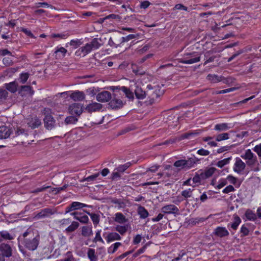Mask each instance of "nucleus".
<instances>
[{"label": "nucleus", "mask_w": 261, "mask_h": 261, "mask_svg": "<svg viewBox=\"0 0 261 261\" xmlns=\"http://www.w3.org/2000/svg\"><path fill=\"white\" fill-rule=\"evenodd\" d=\"M40 240L39 234L34 235L31 229H28L22 236H19L18 238V242H21V244H18L19 250L23 254L26 253V251L23 246L30 251H34L37 249Z\"/></svg>", "instance_id": "f257e3e1"}, {"label": "nucleus", "mask_w": 261, "mask_h": 261, "mask_svg": "<svg viewBox=\"0 0 261 261\" xmlns=\"http://www.w3.org/2000/svg\"><path fill=\"white\" fill-rule=\"evenodd\" d=\"M164 90H161L159 85L152 86L151 85L147 86L146 97L150 99V100H156L161 95H163Z\"/></svg>", "instance_id": "f03ea898"}, {"label": "nucleus", "mask_w": 261, "mask_h": 261, "mask_svg": "<svg viewBox=\"0 0 261 261\" xmlns=\"http://www.w3.org/2000/svg\"><path fill=\"white\" fill-rule=\"evenodd\" d=\"M43 113L45 115L43 119L44 126L46 129L51 130L54 128L56 125V121L50 114L51 110L49 108H44Z\"/></svg>", "instance_id": "7ed1b4c3"}, {"label": "nucleus", "mask_w": 261, "mask_h": 261, "mask_svg": "<svg viewBox=\"0 0 261 261\" xmlns=\"http://www.w3.org/2000/svg\"><path fill=\"white\" fill-rule=\"evenodd\" d=\"M200 60V56L196 52L186 53L184 58L180 59L179 62L183 64H192L197 63Z\"/></svg>", "instance_id": "20e7f679"}, {"label": "nucleus", "mask_w": 261, "mask_h": 261, "mask_svg": "<svg viewBox=\"0 0 261 261\" xmlns=\"http://www.w3.org/2000/svg\"><path fill=\"white\" fill-rule=\"evenodd\" d=\"M241 156L246 160V164L249 166L255 165L257 162L256 155L249 149L246 150L245 153L242 154Z\"/></svg>", "instance_id": "39448f33"}, {"label": "nucleus", "mask_w": 261, "mask_h": 261, "mask_svg": "<svg viewBox=\"0 0 261 261\" xmlns=\"http://www.w3.org/2000/svg\"><path fill=\"white\" fill-rule=\"evenodd\" d=\"M195 164V162L191 159L188 160H180L176 161L174 163V166L178 168V169H188L192 167Z\"/></svg>", "instance_id": "423d86ee"}, {"label": "nucleus", "mask_w": 261, "mask_h": 261, "mask_svg": "<svg viewBox=\"0 0 261 261\" xmlns=\"http://www.w3.org/2000/svg\"><path fill=\"white\" fill-rule=\"evenodd\" d=\"M56 213V208H45L41 210L40 212L35 215L34 218L36 219L48 218Z\"/></svg>", "instance_id": "0eeeda50"}, {"label": "nucleus", "mask_w": 261, "mask_h": 261, "mask_svg": "<svg viewBox=\"0 0 261 261\" xmlns=\"http://www.w3.org/2000/svg\"><path fill=\"white\" fill-rule=\"evenodd\" d=\"M69 113L72 115L79 116L83 112V106L78 103H74L68 107Z\"/></svg>", "instance_id": "6e6552de"}, {"label": "nucleus", "mask_w": 261, "mask_h": 261, "mask_svg": "<svg viewBox=\"0 0 261 261\" xmlns=\"http://www.w3.org/2000/svg\"><path fill=\"white\" fill-rule=\"evenodd\" d=\"M0 252L6 257H10L12 255V249L11 246L5 243L0 244Z\"/></svg>", "instance_id": "1a4fd4ad"}, {"label": "nucleus", "mask_w": 261, "mask_h": 261, "mask_svg": "<svg viewBox=\"0 0 261 261\" xmlns=\"http://www.w3.org/2000/svg\"><path fill=\"white\" fill-rule=\"evenodd\" d=\"M96 99L101 102H106L112 98L111 93L107 91H103L96 95Z\"/></svg>", "instance_id": "9d476101"}, {"label": "nucleus", "mask_w": 261, "mask_h": 261, "mask_svg": "<svg viewBox=\"0 0 261 261\" xmlns=\"http://www.w3.org/2000/svg\"><path fill=\"white\" fill-rule=\"evenodd\" d=\"M246 167L245 163L240 158H237L233 167V170L238 173H241Z\"/></svg>", "instance_id": "9b49d317"}, {"label": "nucleus", "mask_w": 261, "mask_h": 261, "mask_svg": "<svg viewBox=\"0 0 261 261\" xmlns=\"http://www.w3.org/2000/svg\"><path fill=\"white\" fill-rule=\"evenodd\" d=\"M102 108V105L96 102H92L87 105L85 110L88 113H92L100 111Z\"/></svg>", "instance_id": "f8f14e48"}, {"label": "nucleus", "mask_w": 261, "mask_h": 261, "mask_svg": "<svg viewBox=\"0 0 261 261\" xmlns=\"http://www.w3.org/2000/svg\"><path fill=\"white\" fill-rule=\"evenodd\" d=\"M161 211L165 214H177L179 212V209L174 204H169L162 207Z\"/></svg>", "instance_id": "ddd939ff"}, {"label": "nucleus", "mask_w": 261, "mask_h": 261, "mask_svg": "<svg viewBox=\"0 0 261 261\" xmlns=\"http://www.w3.org/2000/svg\"><path fill=\"white\" fill-rule=\"evenodd\" d=\"M124 103L120 99L114 97L109 103V107L112 109H118L122 108Z\"/></svg>", "instance_id": "4468645a"}, {"label": "nucleus", "mask_w": 261, "mask_h": 261, "mask_svg": "<svg viewBox=\"0 0 261 261\" xmlns=\"http://www.w3.org/2000/svg\"><path fill=\"white\" fill-rule=\"evenodd\" d=\"M12 133L11 129L6 126H0V139H7L10 137Z\"/></svg>", "instance_id": "2eb2a0df"}, {"label": "nucleus", "mask_w": 261, "mask_h": 261, "mask_svg": "<svg viewBox=\"0 0 261 261\" xmlns=\"http://www.w3.org/2000/svg\"><path fill=\"white\" fill-rule=\"evenodd\" d=\"M15 238V235L7 230L0 231V244L4 241L12 240Z\"/></svg>", "instance_id": "dca6fc26"}, {"label": "nucleus", "mask_w": 261, "mask_h": 261, "mask_svg": "<svg viewBox=\"0 0 261 261\" xmlns=\"http://www.w3.org/2000/svg\"><path fill=\"white\" fill-rule=\"evenodd\" d=\"M213 233L219 237L222 238L228 236L229 232L225 227H217Z\"/></svg>", "instance_id": "f3484780"}, {"label": "nucleus", "mask_w": 261, "mask_h": 261, "mask_svg": "<svg viewBox=\"0 0 261 261\" xmlns=\"http://www.w3.org/2000/svg\"><path fill=\"white\" fill-rule=\"evenodd\" d=\"M41 124V120L37 117H34L28 120V125L32 129L39 127Z\"/></svg>", "instance_id": "a211bd4d"}, {"label": "nucleus", "mask_w": 261, "mask_h": 261, "mask_svg": "<svg viewBox=\"0 0 261 261\" xmlns=\"http://www.w3.org/2000/svg\"><path fill=\"white\" fill-rule=\"evenodd\" d=\"M70 97L74 101H82L85 98V95L83 92L76 91L72 93Z\"/></svg>", "instance_id": "6ab92c4d"}, {"label": "nucleus", "mask_w": 261, "mask_h": 261, "mask_svg": "<svg viewBox=\"0 0 261 261\" xmlns=\"http://www.w3.org/2000/svg\"><path fill=\"white\" fill-rule=\"evenodd\" d=\"M146 91H144L138 86H136L135 94L136 97L139 99H143L146 97Z\"/></svg>", "instance_id": "aec40b11"}, {"label": "nucleus", "mask_w": 261, "mask_h": 261, "mask_svg": "<svg viewBox=\"0 0 261 261\" xmlns=\"http://www.w3.org/2000/svg\"><path fill=\"white\" fill-rule=\"evenodd\" d=\"M81 234L83 237H89L93 234L92 226H84L81 228Z\"/></svg>", "instance_id": "412c9836"}, {"label": "nucleus", "mask_w": 261, "mask_h": 261, "mask_svg": "<svg viewBox=\"0 0 261 261\" xmlns=\"http://www.w3.org/2000/svg\"><path fill=\"white\" fill-rule=\"evenodd\" d=\"M121 239V237L117 232L109 233L106 237V240L108 243H110L116 240H120Z\"/></svg>", "instance_id": "4be33fe9"}, {"label": "nucleus", "mask_w": 261, "mask_h": 261, "mask_svg": "<svg viewBox=\"0 0 261 261\" xmlns=\"http://www.w3.org/2000/svg\"><path fill=\"white\" fill-rule=\"evenodd\" d=\"M114 221L120 224H124L127 221V219L121 213H117L115 215Z\"/></svg>", "instance_id": "5701e85b"}, {"label": "nucleus", "mask_w": 261, "mask_h": 261, "mask_svg": "<svg viewBox=\"0 0 261 261\" xmlns=\"http://www.w3.org/2000/svg\"><path fill=\"white\" fill-rule=\"evenodd\" d=\"M230 128L231 127L228 126L227 123H222L215 125L214 129L218 132H223L226 131Z\"/></svg>", "instance_id": "b1692460"}, {"label": "nucleus", "mask_w": 261, "mask_h": 261, "mask_svg": "<svg viewBox=\"0 0 261 261\" xmlns=\"http://www.w3.org/2000/svg\"><path fill=\"white\" fill-rule=\"evenodd\" d=\"M216 171V169L214 167H211L205 171L204 172L201 173V176L202 177V179H206L210 177H211Z\"/></svg>", "instance_id": "393cba45"}, {"label": "nucleus", "mask_w": 261, "mask_h": 261, "mask_svg": "<svg viewBox=\"0 0 261 261\" xmlns=\"http://www.w3.org/2000/svg\"><path fill=\"white\" fill-rule=\"evenodd\" d=\"M137 212L138 215L140 216V217L141 219H145L149 215L147 211L143 206L141 205L139 206Z\"/></svg>", "instance_id": "a878e982"}, {"label": "nucleus", "mask_w": 261, "mask_h": 261, "mask_svg": "<svg viewBox=\"0 0 261 261\" xmlns=\"http://www.w3.org/2000/svg\"><path fill=\"white\" fill-rule=\"evenodd\" d=\"M6 89L12 93H15L17 89L18 85L15 82H10L5 84Z\"/></svg>", "instance_id": "bb28decb"}, {"label": "nucleus", "mask_w": 261, "mask_h": 261, "mask_svg": "<svg viewBox=\"0 0 261 261\" xmlns=\"http://www.w3.org/2000/svg\"><path fill=\"white\" fill-rule=\"evenodd\" d=\"M206 79L212 83H216L221 82L223 79V77L219 76L216 74H209L207 75Z\"/></svg>", "instance_id": "cd10ccee"}, {"label": "nucleus", "mask_w": 261, "mask_h": 261, "mask_svg": "<svg viewBox=\"0 0 261 261\" xmlns=\"http://www.w3.org/2000/svg\"><path fill=\"white\" fill-rule=\"evenodd\" d=\"M84 211L90 216L92 221L95 226H96L99 223L100 220L99 215L94 213H90V212H88L85 210Z\"/></svg>", "instance_id": "c85d7f7f"}, {"label": "nucleus", "mask_w": 261, "mask_h": 261, "mask_svg": "<svg viewBox=\"0 0 261 261\" xmlns=\"http://www.w3.org/2000/svg\"><path fill=\"white\" fill-rule=\"evenodd\" d=\"M87 256L90 261H97V255L95 253V250L89 249L87 252Z\"/></svg>", "instance_id": "c756f323"}, {"label": "nucleus", "mask_w": 261, "mask_h": 261, "mask_svg": "<svg viewBox=\"0 0 261 261\" xmlns=\"http://www.w3.org/2000/svg\"><path fill=\"white\" fill-rule=\"evenodd\" d=\"M199 134V132L197 130L189 132L182 134L180 136V139H190L194 136H197Z\"/></svg>", "instance_id": "7c9ffc66"}, {"label": "nucleus", "mask_w": 261, "mask_h": 261, "mask_svg": "<svg viewBox=\"0 0 261 261\" xmlns=\"http://www.w3.org/2000/svg\"><path fill=\"white\" fill-rule=\"evenodd\" d=\"M80 224L77 222L73 221L71 224L65 229L66 232L69 233L74 231L79 226Z\"/></svg>", "instance_id": "2f4dec72"}, {"label": "nucleus", "mask_w": 261, "mask_h": 261, "mask_svg": "<svg viewBox=\"0 0 261 261\" xmlns=\"http://www.w3.org/2000/svg\"><path fill=\"white\" fill-rule=\"evenodd\" d=\"M72 205V207L73 208V211L76 210H80L85 207H90L91 206L88 205L86 204L81 203L80 202H73L71 203Z\"/></svg>", "instance_id": "473e14b6"}, {"label": "nucleus", "mask_w": 261, "mask_h": 261, "mask_svg": "<svg viewBox=\"0 0 261 261\" xmlns=\"http://www.w3.org/2000/svg\"><path fill=\"white\" fill-rule=\"evenodd\" d=\"M122 245L120 242H116L112 244L108 249V252L109 254H113L118 249L119 247Z\"/></svg>", "instance_id": "72a5a7b5"}, {"label": "nucleus", "mask_w": 261, "mask_h": 261, "mask_svg": "<svg viewBox=\"0 0 261 261\" xmlns=\"http://www.w3.org/2000/svg\"><path fill=\"white\" fill-rule=\"evenodd\" d=\"M121 90L124 93L126 97L129 99H133L134 98L133 92L129 89L123 86L121 88Z\"/></svg>", "instance_id": "f704fd0d"}, {"label": "nucleus", "mask_w": 261, "mask_h": 261, "mask_svg": "<svg viewBox=\"0 0 261 261\" xmlns=\"http://www.w3.org/2000/svg\"><path fill=\"white\" fill-rule=\"evenodd\" d=\"M129 225H117L115 227V230L119 232L120 234L124 235V233L127 231Z\"/></svg>", "instance_id": "c9c22d12"}, {"label": "nucleus", "mask_w": 261, "mask_h": 261, "mask_svg": "<svg viewBox=\"0 0 261 261\" xmlns=\"http://www.w3.org/2000/svg\"><path fill=\"white\" fill-rule=\"evenodd\" d=\"M75 219L83 224H87L89 222L88 217L86 215H83L81 213H80V215L78 217H76Z\"/></svg>", "instance_id": "e433bc0d"}, {"label": "nucleus", "mask_w": 261, "mask_h": 261, "mask_svg": "<svg viewBox=\"0 0 261 261\" xmlns=\"http://www.w3.org/2000/svg\"><path fill=\"white\" fill-rule=\"evenodd\" d=\"M241 222V220L240 218V217L237 215L234 216L233 222L231 224V227L233 229L236 230Z\"/></svg>", "instance_id": "4c0bfd02"}, {"label": "nucleus", "mask_w": 261, "mask_h": 261, "mask_svg": "<svg viewBox=\"0 0 261 261\" xmlns=\"http://www.w3.org/2000/svg\"><path fill=\"white\" fill-rule=\"evenodd\" d=\"M245 216L249 220H254L256 218V215L250 210L246 211Z\"/></svg>", "instance_id": "58836bf2"}, {"label": "nucleus", "mask_w": 261, "mask_h": 261, "mask_svg": "<svg viewBox=\"0 0 261 261\" xmlns=\"http://www.w3.org/2000/svg\"><path fill=\"white\" fill-rule=\"evenodd\" d=\"M80 49L84 55H86L92 50L90 43H87L84 46L82 47Z\"/></svg>", "instance_id": "ea45409f"}, {"label": "nucleus", "mask_w": 261, "mask_h": 261, "mask_svg": "<svg viewBox=\"0 0 261 261\" xmlns=\"http://www.w3.org/2000/svg\"><path fill=\"white\" fill-rule=\"evenodd\" d=\"M193 190H194V189H191L190 188L185 190H184L181 192V195L185 199L190 198L192 196V192Z\"/></svg>", "instance_id": "a19ab883"}, {"label": "nucleus", "mask_w": 261, "mask_h": 261, "mask_svg": "<svg viewBox=\"0 0 261 261\" xmlns=\"http://www.w3.org/2000/svg\"><path fill=\"white\" fill-rule=\"evenodd\" d=\"M89 43L92 50L98 49L101 46V44L98 42V38L93 39Z\"/></svg>", "instance_id": "79ce46f5"}, {"label": "nucleus", "mask_w": 261, "mask_h": 261, "mask_svg": "<svg viewBox=\"0 0 261 261\" xmlns=\"http://www.w3.org/2000/svg\"><path fill=\"white\" fill-rule=\"evenodd\" d=\"M77 121V118L73 116H68L65 120L66 124H74Z\"/></svg>", "instance_id": "37998d69"}, {"label": "nucleus", "mask_w": 261, "mask_h": 261, "mask_svg": "<svg viewBox=\"0 0 261 261\" xmlns=\"http://www.w3.org/2000/svg\"><path fill=\"white\" fill-rule=\"evenodd\" d=\"M23 91L26 92L27 94H30L31 95L34 94V91L30 86H22L21 87L20 92Z\"/></svg>", "instance_id": "c03bdc74"}, {"label": "nucleus", "mask_w": 261, "mask_h": 261, "mask_svg": "<svg viewBox=\"0 0 261 261\" xmlns=\"http://www.w3.org/2000/svg\"><path fill=\"white\" fill-rule=\"evenodd\" d=\"M229 139V134L227 133L219 134L217 136L216 140L217 141L227 140Z\"/></svg>", "instance_id": "a18cd8bd"}, {"label": "nucleus", "mask_w": 261, "mask_h": 261, "mask_svg": "<svg viewBox=\"0 0 261 261\" xmlns=\"http://www.w3.org/2000/svg\"><path fill=\"white\" fill-rule=\"evenodd\" d=\"M206 219H207V218L197 217V218L191 219L190 222L192 224L195 225L196 224L202 223V222H204Z\"/></svg>", "instance_id": "49530a36"}, {"label": "nucleus", "mask_w": 261, "mask_h": 261, "mask_svg": "<svg viewBox=\"0 0 261 261\" xmlns=\"http://www.w3.org/2000/svg\"><path fill=\"white\" fill-rule=\"evenodd\" d=\"M230 160V158H228L226 159H224L222 160L219 161V162H217L216 165L219 168H222L225 165L229 163Z\"/></svg>", "instance_id": "de8ad7c7"}, {"label": "nucleus", "mask_w": 261, "mask_h": 261, "mask_svg": "<svg viewBox=\"0 0 261 261\" xmlns=\"http://www.w3.org/2000/svg\"><path fill=\"white\" fill-rule=\"evenodd\" d=\"M100 232L101 230H99L96 232L95 237L93 240V242L96 243L97 242L99 241L103 244L104 243V241L100 236Z\"/></svg>", "instance_id": "09e8293b"}, {"label": "nucleus", "mask_w": 261, "mask_h": 261, "mask_svg": "<svg viewBox=\"0 0 261 261\" xmlns=\"http://www.w3.org/2000/svg\"><path fill=\"white\" fill-rule=\"evenodd\" d=\"M108 19H115L118 21H120L121 20V17L119 15H116L115 14H110L107 16H106L103 19L106 20Z\"/></svg>", "instance_id": "8fccbe9b"}, {"label": "nucleus", "mask_w": 261, "mask_h": 261, "mask_svg": "<svg viewBox=\"0 0 261 261\" xmlns=\"http://www.w3.org/2000/svg\"><path fill=\"white\" fill-rule=\"evenodd\" d=\"M18 70V68L11 67L8 68L6 71V75L11 76L13 74L15 73Z\"/></svg>", "instance_id": "3c124183"}, {"label": "nucleus", "mask_w": 261, "mask_h": 261, "mask_svg": "<svg viewBox=\"0 0 261 261\" xmlns=\"http://www.w3.org/2000/svg\"><path fill=\"white\" fill-rule=\"evenodd\" d=\"M8 95V92L7 90L3 89H0V101L4 99H6Z\"/></svg>", "instance_id": "603ef678"}, {"label": "nucleus", "mask_w": 261, "mask_h": 261, "mask_svg": "<svg viewBox=\"0 0 261 261\" xmlns=\"http://www.w3.org/2000/svg\"><path fill=\"white\" fill-rule=\"evenodd\" d=\"M29 74L28 73H21L20 76V82L22 84H24L28 80Z\"/></svg>", "instance_id": "864d4df0"}, {"label": "nucleus", "mask_w": 261, "mask_h": 261, "mask_svg": "<svg viewBox=\"0 0 261 261\" xmlns=\"http://www.w3.org/2000/svg\"><path fill=\"white\" fill-rule=\"evenodd\" d=\"M112 202L114 204H116L118 205L119 208L124 207L125 204L121 200L117 199H114L112 200Z\"/></svg>", "instance_id": "5fc2aeb1"}, {"label": "nucleus", "mask_w": 261, "mask_h": 261, "mask_svg": "<svg viewBox=\"0 0 261 261\" xmlns=\"http://www.w3.org/2000/svg\"><path fill=\"white\" fill-rule=\"evenodd\" d=\"M240 232L242 234L241 236L244 237V236H247L249 233V231L248 229L247 228V227L245 225H243L241 227Z\"/></svg>", "instance_id": "6e6d98bb"}, {"label": "nucleus", "mask_w": 261, "mask_h": 261, "mask_svg": "<svg viewBox=\"0 0 261 261\" xmlns=\"http://www.w3.org/2000/svg\"><path fill=\"white\" fill-rule=\"evenodd\" d=\"M174 10H184L188 11V8L185 6L184 5L181 4H176L173 8Z\"/></svg>", "instance_id": "4d7b16f0"}, {"label": "nucleus", "mask_w": 261, "mask_h": 261, "mask_svg": "<svg viewBox=\"0 0 261 261\" xmlns=\"http://www.w3.org/2000/svg\"><path fill=\"white\" fill-rule=\"evenodd\" d=\"M3 62L6 66H10L13 64L12 60L9 57H5L3 59Z\"/></svg>", "instance_id": "13d9d810"}, {"label": "nucleus", "mask_w": 261, "mask_h": 261, "mask_svg": "<svg viewBox=\"0 0 261 261\" xmlns=\"http://www.w3.org/2000/svg\"><path fill=\"white\" fill-rule=\"evenodd\" d=\"M202 177L201 176V173L200 174H196L193 178L192 180L194 184H197L200 182L202 180Z\"/></svg>", "instance_id": "bf43d9fd"}, {"label": "nucleus", "mask_w": 261, "mask_h": 261, "mask_svg": "<svg viewBox=\"0 0 261 261\" xmlns=\"http://www.w3.org/2000/svg\"><path fill=\"white\" fill-rule=\"evenodd\" d=\"M37 8L39 7H47V8H53V6L49 5L47 3L43 2V3H38L36 4Z\"/></svg>", "instance_id": "052dcab7"}, {"label": "nucleus", "mask_w": 261, "mask_h": 261, "mask_svg": "<svg viewBox=\"0 0 261 261\" xmlns=\"http://www.w3.org/2000/svg\"><path fill=\"white\" fill-rule=\"evenodd\" d=\"M49 188H50V186H43V187L37 188V189L31 191V193H37L39 192H43L44 190H45L46 189Z\"/></svg>", "instance_id": "680f3d73"}, {"label": "nucleus", "mask_w": 261, "mask_h": 261, "mask_svg": "<svg viewBox=\"0 0 261 261\" xmlns=\"http://www.w3.org/2000/svg\"><path fill=\"white\" fill-rule=\"evenodd\" d=\"M150 5V3L148 1H144L142 2L140 4V7L141 9H145L147 8L149 5Z\"/></svg>", "instance_id": "e2e57ef3"}, {"label": "nucleus", "mask_w": 261, "mask_h": 261, "mask_svg": "<svg viewBox=\"0 0 261 261\" xmlns=\"http://www.w3.org/2000/svg\"><path fill=\"white\" fill-rule=\"evenodd\" d=\"M235 190L234 187L231 185H229L223 189V192L224 193H228L231 192H233Z\"/></svg>", "instance_id": "0e129e2a"}, {"label": "nucleus", "mask_w": 261, "mask_h": 261, "mask_svg": "<svg viewBox=\"0 0 261 261\" xmlns=\"http://www.w3.org/2000/svg\"><path fill=\"white\" fill-rule=\"evenodd\" d=\"M135 37H136V35H134V34L128 35H127V36H126L125 37H122V42H124L128 41L129 40H131V39H133L135 38Z\"/></svg>", "instance_id": "69168bd1"}, {"label": "nucleus", "mask_w": 261, "mask_h": 261, "mask_svg": "<svg viewBox=\"0 0 261 261\" xmlns=\"http://www.w3.org/2000/svg\"><path fill=\"white\" fill-rule=\"evenodd\" d=\"M197 153L201 155H207L210 154V151L204 149H200L197 151Z\"/></svg>", "instance_id": "338daca9"}, {"label": "nucleus", "mask_w": 261, "mask_h": 261, "mask_svg": "<svg viewBox=\"0 0 261 261\" xmlns=\"http://www.w3.org/2000/svg\"><path fill=\"white\" fill-rule=\"evenodd\" d=\"M253 150L257 153L258 155L261 158V145H256Z\"/></svg>", "instance_id": "774afa93"}]
</instances>
